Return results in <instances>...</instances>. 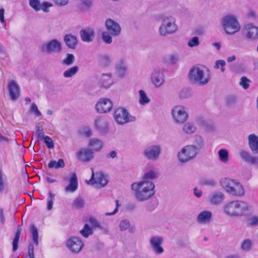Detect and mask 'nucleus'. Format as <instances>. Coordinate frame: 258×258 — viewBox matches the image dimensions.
<instances>
[{"label":"nucleus","instance_id":"f257e3e1","mask_svg":"<svg viewBox=\"0 0 258 258\" xmlns=\"http://www.w3.org/2000/svg\"><path fill=\"white\" fill-rule=\"evenodd\" d=\"M251 207L248 203L242 201H233L227 203L223 207V212L227 216L236 218L246 216Z\"/></svg>","mask_w":258,"mask_h":258},{"label":"nucleus","instance_id":"f03ea898","mask_svg":"<svg viewBox=\"0 0 258 258\" xmlns=\"http://www.w3.org/2000/svg\"><path fill=\"white\" fill-rule=\"evenodd\" d=\"M188 78L192 83L204 86L210 80V71L205 66H194L189 72Z\"/></svg>","mask_w":258,"mask_h":258},{"label":"nucleus","instance_id":"7ed1b4c3","mask_svg":"<svg viewBox=\"0 0 258 258\" xmlns=\"http://www.w3.org/2000/svg\"><path fill=\"white\" fill-rule=\"evenodd\" d=\"M178 26L175 19L171 16H165L161 18V24L158 29L159 34L162 37H166L175 33Z\"/></svg>","mask_w":258,"mask_h":258},{"label":"nucleus","instance_id":"20e7f679","mask_svg":"<svg viewBox=\"0 0 258 258\" xmlns=\"http://www.w3.org/2000/svg\"><path fill=\"white\" fill-rule=\"evenodd\" d=\"M221 25L225 32L229 35H233L239 31L240 24L237 17L233 15H227L221 20Z\"/></svg>","mask_w":258,"mask_h":258},{"label":"nucleus","instance_id":"39448f33","mask_svg":"<svg viewBox=\"0 0 258 258\" xmlns=\"http://www.w3.org/2000/svg\"><path fill=\"white\" fill-rule=\"evenodd\" d=\"M173 121L176 124L184 123L189 117L188 109L181 105L174 106L171 110Z\"/></svg>","mask_w":258,"mask_h":258},{"label":"nucleus","instance_id":"423d86ee","mask_svg":"<svg viewBox=\"0 0 258 258\" xmlns=\"http://www.w3.org/2000/svg\"><path fill=\"white\" fill-rule=\"evenodd\" d=\"M221 185L224 190L231 194H244L242 185L238 181L230 178H223L220 181Z\"/></svg>","mask_w":258,"mask_h":258},{"label":"nucleus","instance_id":"0eeeda50","mask_svg":"<svg viewBox=\"0 0 258 258\" xmlns=\"http://www.w3.org/2000/svg\"><path fill=\"white\" fill-rule=\"evenodd\" d=\"M199 154L190 145H187L178 152L177 157L180 163L185 164L195 159Z\"/></svg>","mask_w":258,"mask_h":258},{"label":"nucleus","instance_id":"6e6552de","mask_svg":"<svg viewBox=\"0 0 258 258\" xmlns=\"http://www.w3.org/2000/svg\"><path fill=\"white\" fill-rule=\"evenodd\" d=\"M91 178L86 182L88 184L94 185L95 187L101 188L105 186L108 183V177L102 171L94 172V169L91 168Z\"/></svg>","mask_w":258,"mask_h":258},{"label":"nucleus","instance_id":"1a4fd4ad","mask_svg":"<svg viewBox=\"0 0 258 258\" xmlns=\"http://www.w3.org/2000/svg\"><path fill=\"white\" fill-rule=\"evenodd\" d=\"M131 188L136 194H154L155 192L154 183L149 181L134 182L131 185Z\"/></svg>","mask_w":258,"mask_h":258},{"label":"nucleus","instance_id":"9d476101","mask_svg":"<svg viewBox=\"0 0 258 258\" xmlns=\"http://www.w3.org/2000/svg\"><path fill=\"white\" fill-rule=\"evenodd\" d=\"M113 118L118 124L121 125L136 120L135 116L131 115L126 109L121 107L115 109Z\"/></svg>","mask_w":258,"mask_h":258},{"label":"nucleus","instance_id":"9b49d317","mask_svg":"<svg viewBox=\"0 0 258 258\" xmlns=\"http://www.w3.org/2000/svg\"><path fill=\"white\" fill-rule=\"evenodd\" d=\"M161 152V146L158 144H155L146 148L143 150L142 154L147 160L155 161L159 158Z\"/></svg>","mask_w":258,"mask_h":258},{"label":"nucleus","instance_id":"f8f14e48","mask_svg":"<svg viewBox=\"0 0 258 258\" xmlns=\"http://www.w3.org/2000/svg\"><path fill=\"white\" fill-rule=\"evenodd\" d=\"M164 239L162 236H152L149 239L150 247L152 251L156 255H161L164 252L162 246Z\"/></svg>","mask_w":258,"mask_h":258},{"label":"nucleus","instance_id":"ddd939ff","mask_svg":"<svg viewBox=\"0 0 258 258\" xmlns=\"http://www.w3.org/2000/svg\"><path fill=\"white\" fill-rule=\"evenodd\" d=\"M84 244L81 238L77 236H72L66 241L67 248L73 253H78L81 251Z\"/></svg>","mask_w":258,"mask_h":258},{"label":"nucleus","instance_id":"4468645a","mask_svg":"<svg viewBox=\"0 0 258 258\" xmlns=\"http://www.w3.org/2000/svg\"><path fill=\"white\" fill-rule=\"evenodd\" d=\"M41 50L48 53H59L62 51L61 43L57 39H52L42 46Z\"/></svg>","mask_w":258,"mask_h":258},{"label":"nucleus","instance_id":"2eb2a0df","mask_svg":"<svg viewBox=\"0 0 258 258\" xmlns=\"http://www.w3.org/2000/svg\"><path fill=\"white\" fill-rule=\"evenodd\" d=\"M128 66L126 60L120 58L117 60L114 66V74L116 76L120 79L124 78L127 74Z\"/></svg>","mask_w":258,"mask_h":258},{"label":"nucleus","instance_id":"dca6fc26","mask_svg":"<svg viewBox=\"0 0 258 258\" xmlns=\"http://www.w3.org/2000/svg\"><path fill=\"white\" fill-rule=\"evenodd\" d=\"M105 26L107 32L113 37H117L121 34V29L120 25L111 19L108 18L105 22Z\"/></svg>","mask_w":258,"mask_h":258},{"label":"nucleus","instance_id":"f3484780","mask_svg":"<svg viewBox=\"0 0 258 258\" xmlns=\"http://www.w3.org/2000/svg\"><path fill=\"white\" fill-rule=\"evenodd\" d=\"M94 128L102 135L109 133V124L107 120L101 117H97L94 122Z\"/></svg>","mask_w":258,"mask_h":258},{"label":"nucleus","instance_id":"a211bd4d","mask_svg":"<svg viewBox=\"0 0 258 258\" xmlns=\"http://www.w3.org/2000/svg\"><path fill=\"white\" fill-rule=\"evenodd\" d=\"M152 84L156 88L161 87L164 82V74L161 69L155 68L151 76Z\"/></svg>","mask_w":258,"mask_h":258},{"label":"nucleus","instance_id":"6ab92c4d","mask_svg":"<svg viewBox=\"0 0 258 258\" xmlns=\"http://www.w3.org/2000/svg\"><path fill=\"white\" fill-rule=\"evenodd\" d=\"M213 214L210 210H203L197 216L196 222L198 224L204 225L209 224L213 220Z\"/></svg>","mask_w":258,"mask_h":258},{"label":"nucleus","instance_id":"aec40b11","mask_svg":"<svg viewBox=\"0 0 258 258\" xmlns=\"http://www.w3.org/2000/svg\"><path fill=\"white\" fill-rule=\"evenodd\" d=\"M113 106L112 101L107 98H101L95 106L96 111L100 113H104L111 110Z\"/></svg>","mask_w":258,"mask_h":258},{"label":"nucleus","instance_id":"412c9836","mask_svg":"<svg viewBox=\"0 0 258 258\" xmlns=\"http://www.w3.org/2000/svg\"><path fill=\"white\" fill-rule=\"evenodd\" d=\"M243 34L248 39L255 40L258 39V27L250 23L245 26Z\"/></svg>","mask_w":258,"mask_h":258},{"label":"nucleus","instance_id":"4be33fe9","mask_svg":"<svg viewBox=\"0 0 258 258\" xmlns=\"http://www.w3.org/2000/svg\"><path fill=\"white\" fill-rule=\"evenodd\" d=\"M80 35L81 40L85 42L90 43L93 41L95 38V31L91 27H88L82 29L80 31Z\"/></svg>","mask_w":258,"mask_h":258},{"label":"nucleus","instance_id":"5701e85b","mask_svg":"<svg viewBox=\"0 0 258 258\" xmlns=\"http://www.w3.org/2000/svg\"><path fill=\"white\" fill-rule=\"evenodd\" d=\"M77 157L80 161L88 162L93 159L94 154L90 149L82 148L77 152Z\"/></svg>","mask_w":258,"mask_h":258},{"label":"nucleus","instance_id":"b1692460","mask_svg":"<svg viewBox=\"0 0 258 258\" xmlns=\"http://www.w3.org/2000/svg\"><path fill=\"white\" fill-rule=\"evenodd\" d=\"M8 90L9 95L12 101L16 100L20 96V88L18 84L14 81L11 80L8 84Z\"/></svg>","mask_w":258,"mask_h":258},{"label":"nucleus","instance_id":"393cba45","mask_svg":"<svg viewBox=\"0 0 258 258\" xmlns=\"http://www.w3.org/2000/svg\"><path fill=\"white\" fill-rule=\"evenodd\" d=\"M239 155L241 159L246 162L253 165H258V157L251 156L248 152L243 150L239 151Z\"/></svg>","mask_w":258,"mask_h":258},{"label":"nucleus","instance_id":"a878e982","mask_svg":"<svg viewBox=\"0 0 258 258\" xmlns=\"http://www.w3.org/2000/svg\"><path fill=\"white\" fill-rule=\"evenodd\" d=\"M190 145L200 154L201 151L205 147V140L201 136L196 135L194 137L193 144Z\"/></svg>","mask_w":258,"mask_h":258},{"label":"nucleus","instance_id":"bb28decb","mask_svg":"<svg viewBox=\"0 0 258 258\" xmlns=\"http://www.w3.org/2000/svg\"><path fill=\"white\" fill-rule=\"evenodd\" d=\"M248 146L251 152L254 154H258V137L255 134H250L248 136Z\"/></svg>","mask_w":258,"mask_h":258},{"label":"nucleus","instance_id":"cd10ccee","mask_svg":"<svg viewBox=\"0 0 258 258\" xmlns=\"http://www.w3.org/2000/svg\"><path fill=\"white\" fill-rule=\"evenodd\" d=\"M88 145L91 151L99 152L103 148L104 144L101 140L92 138L89 140Z\"/></svg>","mask_w":258,"mask_h":258},{"label":"nucleus","instance_id":"c85d7f7f","mask_svg":"<svg viewBox=\"0 0 258 258\" xmlns=\"http://www.w3.org/2000/svg\"><path fill=\"white\" fill-rule=\"evenodd\" d=\"M78 185V178L75 173L71 174L69 179V184L66 187L65 190L67 192H75Z\"/></svg>","mask_w":258,"mask_h":258},{"label":"nucleus","instance_id":"c756f323","mask_svg":"<svg viewBox=\"0 0 258 258\" xmlns=\"http://www.w3.org/2000/svg\"><path fill=\"white\" fill-rule=\"evenodd\" d=\"M64 42L66 45L71 49H75L78 44V39L76 36L66 34L64 36Z\"/></svg>","mask_w":258,"mask_h":258},{"label":"nucleus","instance_id":"7c9ffc66","mask_svg":"<svg viewBox=\"0 0 258 258\" xmlns=\"http://www.w3.org/2000/svg\"><path fill=\"white\" fill-rule=\"evenodd\" d=\"M112 74H103L100 78L101 85L105 88H109L113 84Z\"/></svg>","mask_w":258,"mask_h":258},{"label":"nucleus","instance_id":"2f4dec72","mask_svg":"<svg viewBox=\"0 0 258 258\" xmlns=\"http://www.w3.org/2000/svg\"><path fill=\"white\" fill-rule=\"evenodd\" d=\"M182 130L185 134L192 135L196 132L197 126L194 122L188 121L184 124Z\"/></svg>","mask_w":258,"mask_h":258},{"label":"nucleus","instance_id":"473e14b6","mask_svg":"<svg viewBox=\"0 0 258 258\" xmlns=\"http://www.w3.org/2000/svg\"><path fill=\"white\" fill-rule=\"evenodd\" d=\"M119 228L120 231H128L130 232L133 231L130 222L126 219L122 220L120 221Z\"/></svg>","mask_w":258,"mask_h":258},{"label":"nucleus","instance_id":"72a5a7b5","mask_svg":"<svg viewBox=\"0 0 258 258\" xmlns=\"http://www.w3.org/2000/svg\"><path fill=\"white\" fill-rule=\"evenodd\" d=\"M179 59V56L177 53H173L166 55L164 57V61L169 64H176Z\"/></svg>","mask_w":258,"mask_h":258},{"label":"nucleus","instance_id":"f704fd0d","mask_svg":"<svg viewBox=\"0 0 258 258\" xmlns=\"http://www.w3.org/2000/svg\"><path fill=\"white\" fill-rule=\"evenodd\" d=\"M218 156L220 161L225 164L228 162L229 154L228 151L226 149H220L218 151Z\"/></svg>","mask_w":258,"mask_h":258},{"label":"nucleus","instance_id":"c9c22d12","mask_svg":"<svg viewBox=\"0 0 258 258\" xmlns=\"http://www.w3.org/2000/svg\"><path fill=\"white\" fill-rule=\"evenodd\" d=\"M43 122H40L36 126V131L35 135L38 141L42 140L43 138L45 137L43 131Z\"/></svg>","mask_w":258,"mask_h":258},{"label":"nucleus","instance_id":"e433bc0d","mask_svg":"<svg viewBox=\"0 0 258 258\" xmlns=\"http://www.w3.org/2000/svg\"><path fill=\"white\" fill-rule=\"evenodd\" d=\"M224 199L223 195H211L209 198L210 203L213 205L220 204Z\"/></svg>","mask_w":258,"mask_h":258},{"label":"nucleus","instance_id":"4c0bfd02","mask_svg":"<svg viewBox=\"0 0 258 258\" xmlns=\"http://www.w3.org/2000/svg\"><path fill=\"white\" fill-rule=\"evenodd\" d=\"M112 57L107 54H103L100 56L99 63L103 67L109 66L112 62Z\"/></svg>","mask_w":258,"mask_h":258},{"label":"nucleus","instance_id":"58836bf2","mask_svg":"<svg viewBox=\"0 0 258 258\" xmlns=\"http://www.w3.org/2000/svg\"><path fill=\"white\" fill-rule=\"evenodd\" d=\"M64 162L62 159H59L57 161L55 160H51L48 164V167L49 168L58 169L64 166Z\"/></svg>","mask_w":258,"mask_h":258},{"label":"nucleus","instance_id":"ea45409f","mask_svg":"<svg viewBox=\"0 0 258 258\" xmlns=\"http://www.w3.org/2000/svg\"><path fill=\"white\" fill-rule=\"evenodd\" d=\"M79 68L78 66H73L64 71L63 73V76L66 78H71L74 76L79 71Z\"/></svg>","mask_w":258,"mask_h":258},{"label":"nucleus","instance_id":"a19ab883","mask_svg":"<svg viewBox=\"0 0 258 258\" xmlns=\"http://www.w3.org/2000/svg\"><path fill=\"white\" fill-rule=\"evenodd\" d=\"M253 241L251 239L247 238L243 240L241 244L240 248L244 251H250L252 247Z\"/></svg>","mask_w":258,"mask_h":258},{"label":"nucleus","instance_id":"79ce46f5","mask_svg":"<svg viewBox=\"0 0 258 258\" xmlns=\"http://www.w3.org/2000/svg\"><path fill=\"white\" fill-rule=\"evenodd\" d=\"M139 103L141 105H145L150 102V99L147 96L144 91L140 90L139 91Z\"/></svg>","mask_w":258,"mask_h":258},{"label":"nucleus","instance_id":"37998d69","mask_svg":"<svg viewBox=\"0 0 258 258\" xmlns=\"http://www.w3.org/2000/svg\"><path fill=\"white\" fill-rule=\"evenodd\" d=\"M75 61V57L74 54L68 53L66 57L61 61V63L66 66L72 65Z\"/></svg>","mask_w":258,"mask_h":258},{"label":"nucleus","instance_id":"c03bdc74","mask_svg":"<svg viewBox=\"0 0 258 258\" xmlns=\"http://www.w3.org/2000/svg\"><path fill=\"white\" fill-rule=\"evenodd\" d=\"M102 41L106 44H110L112 42V35L107 31H103L101 33Z\"/></svg>","mask_w":258,"mask_h":258},{"label":"nucleus","instance_id":"a18cd8bd","mask_svg":"<svg viewBox=\"0 0 258 258\" xmlns=\"http://www.w3.org/2000/svg\"><path fill=\"white\" fill-rule=\"evenodd\" d=\"M157 177V173L154 170H150L146 171L143 175V181H148V180H151L155 179Z\"/></svg>","mask_w":258,"mask_h":258},{"label":"nucleus","instance_id":"49530a36","mask_svg":"<svg viewBox=\"0 0 258 258\" xmlns=\"http://www.w3.org/2000/svg\"><path fill=\"white\" fill-rule=\"evenodd\" d=\"M30 230L32 235V240L34 244L38 245V232L37 228L34 225H31L30 227Z\"/></svg>","mask_w":258,"mask_h":258},{"label":"nucleus","instance_id":"de8ad7c7","mask_svg":"<svg viewBox=\"0 0 258 258\" xmlns=\"http://www.w3.org/2000/svg\"><path fill=\"white\" fill-rule=\"evenodd\" d=\"M80 233L84 237L87 238L93 233V230L88 224H86L83 228L80 230Z\"/></svg>","mask_w":258,"mask_h":258},{"label":"nucleus","instance_id":"09e8293b","mask_svg":"<svg viewBox=\"0 0 258 258\" xmlns=\"http://www.w3.org/2000/svg\"><path fill=\"white\" fill-rule=\"evenodd\" d=\"M226 62L224 60H217L216 61L215 64L214 66V68L215 69H219L220 68L221 72L222 73H224L225 70Z\"/></svg>","mask_w":258,"mask_h":258},{"label":"nucleus","instance_id":"8fccbe9b","mask_svg":"<svg viewBox=\"0 0 258 258\" xmlns=\"http://www.w3.org/2000/svg\"><path fill=\"white\" fill-rule=\"evenodd\" d=\"M29 4L35 11H40V1L39 0H29Z\"/></svg>","mask_w":258,"mask_h":258},{"label":"nucleus","instance_id":"3c124183","mask_svg":"<svg viewBox=\"0 0 258 258\" xmlns=\"http://www.w3.org/2000/svg\"><path fill=\"white\" fill-rule=\"evenodd\" d=\"M80 132L82 135L86 137H90L92 136L93 134L92 130L88 126H84L82 127Z\"/></svg>","mask_w":258,"mask_h":258},{"label":"nucleus","instance_id":"603ef678","mask_svg":"<svg viewBox=\"0 0 258 258\" xmlns=\"http://www.w3.org/2000/svg\"><path fill=\"white\" fill-rule=\"evenodd\" d=\"M21 231L18 230L16 233L15 238L13 242V251H16L18 248V241L20 237Z\"/></svg>","mask_w":258,"mask_h":258},{"label":"nucleus","instance_id":"864d4df0","mask_svg":"<svg viewBox=\"0 0 258 258\" xmlns=\"http://www.w3.org/2000/svg\"><path fill=\"white\" fill-rule=\"evenodd\" d=\"M54 199V195H49L47 199L46 209L47 211H50L52 209Z\"/></svg>","mask_w":258,"mask_h":258},{"label":"nucleus","instance_id":"5fc2aeb1","mask_svg":"<svg viewBox=\"0 0 258 258\" xmlns=\"http://www.w3.org/2000/svg\"><path fill=\"white\" fill-rule=\"evenodd\" d=\"M237 100L236 97L234 95H229L226 98V104L230 106L234 104Z\"/></svg>","mask_w":258,"mask_h":258},{"label":"nucleus","instance_id":"6e6d98bb","mask_svg":"<svg viewBox=\"0 0 258 258\" xmlns=\"http://www.w3.org/2000/svg\"><path fill=\"white\" fill-rule=\"evenodd\" d=\"M200 44V41L198 37L195 36L190 39L187 43V45L190 47L198 46Z\"/></svg>","mask_w":258,"mask_h":258},{"label":"nucleus","instance_id":"4d7b16f0","mask_svg":"<svg viewBox=\"0 0 258 258\" xmlns=\"http://www.w3.org/2000/svg\"><path fill=\"white\" fill-rule=\"evenodd\" d=\"M52 6V5L47 2H43L41 3L40 6V11L42 10L44 13H48L49 12V8Z\"/></svg>","mask_w":258,"mask_h":258},{"label":"nucleus","instance_id":"13d9d810","mask_svg":"<svg viewBox=\"0 0 258 258\" xmlns=\"http://www.w3.org/2000/svg\"><path fill=\"white\" fill-rule=\"evenodd\" d=\"M88 222L93 228H101V227L100 223L94 217H89L88 219Z\"/></svg>","mask_w":258,"mask_h":258},{"label":"nucleus","instance_id":"bf43d9fd","mask_svg":"<svg viewBox=\"0 0 258 258\" xmlns=\"http://www.w3.org/2000/svg\"><path fill=\"white\" fill-rule=\"evenodd\" d=\"M31 112L34 113L36 116H40L42 115L41 112L38 110L36 104L33 103L29 109Z\"/></svg>","mask_w":258,"mask_h":258},{"label":"nucleus","instance_id":"052dcab7","mask_svg":"<svg viewBox=\"0 0 258 258\" xmlns=\"http://www.w3.org/2000/svg\"><path fill=\"white\" fill-rule=\"evenodd\" d=\"M44 142L46 145L47 147L49 149H51L54 147V143L51 138L48 136H45L43 139Z\"/></svg>","mask_w":258,"mask_h":258},{"label":"nucleus","instance_id":"680f3d73","mask_svg":"<svg viewBox=\"0 0 258 258\" xmlns=\"http://www.w3.org/2000/svg\"><path fill=\"white\" fill-rule=\"evenodd\" d=\"M249 80L247 78L242 77L240 80V85L242 86L244 89H246L249 87Z\"/></svg>","mask_w":258,"mask_h":258},{"label":"nucleus","instance_id":"e2e57ef3","mask_svg":"<svg viewBox=\"0 0 258 258\" xmlns=\"http://www.w3.org/2000/svg\"><path fill=\"white\" fill-rule=\"evenodd\" d=\"M248 224L251 226H258V216H253L248 219Z\"/></svg>","mask_w":258,"mask_h":258},{"label":"nucleus","instance_id":"0e129e2a","mask_svg":"<svg viewBox=\"0 0 258 258\" xmlns=\"http://www.w3.org/2000/svg\"><path fill=\"white\" fill-rule=\"evenodd\" d=\"M136 199L142 202L149 199L152 195H135Z\"/></svg>","mask_w":258,"mask_h":258},{"label":"nucleus","instance_id":"69168bd1","mask_svg":"<svg viewBox=\"0 0 258 258\" xmlns=\"http://www.w3.org/2000/svg\"><path fill=\"white\" fill-rule=\"evenodd\" d=\"M84 205V202L82 199L80 198H77L74 200L73 203V206L76 208H81Z\"/></svg>","mask_w":258,"mask_h":258},{"label":"nucleus","instance_id":"338daca9","mask_svg":"<svg viewBox=\"0 0 258 258\" xmlns=\"http://www.w3.org/2000/svg\"><path fill=\"white\" fill-rule=\"evenodd\" d=\"M189 96V93L187 89H182L179 94V97L181 99L186 98Z\"/></svg>","mask_w":258,"mask_h":258},{"label":"nucleus","instance_id":"774afa93","mask_svg":"<svg viewBox=\"0 0 258 258\" xmlns=\"http://www.w3.org/2000/svg\"><path fill=\"white\" fill-rule=\"evenodd\" d=\"M28 255L30 258H35L34 252V247L31 244L29 246Z\"/></svg>","mask_w":258,"mask_h":258}]
</instances>
